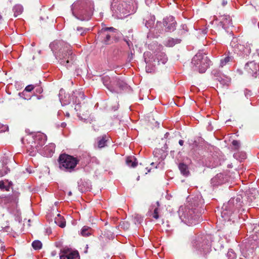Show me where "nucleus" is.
Returning <instances> with one entry per match:
<instances>
[{"instance_id":"f257e3e1","label":"nucleus","mask_w":259,"mask_h":259,"mask_svg":"<svg viewBox=\"0 0 259 259\" xmlns=\"http://www.w3.org/2000/svg\"><path fill=\"white\" fill-rule=\"evenodd\" d=\"M50 47L60 64L68 68L73 64L75 56L69 44L63 40H55Z\"/></svg>"},{"instance_id":"f03ea898","label":"nucleus","mask_w":259,"mask_h":259,"mask_svg":"<svg viewBox=\"0 0 259 259\" xmlns=\"http://www.w3.org/2000/svg\"><path fill=\"white\" fill-rule=\"evenodd\" d=\"M93 9L91 0H77L71 6L72 15L81 21L89 20L93 14Z\"/></svg>"},{"instance_id":"7ed1b4c3","label":"nucleus","mask_w":259,"mask_h":259,"mask_svg":"<svg viewBox=\"0 0 259 259\" xmlns=\"http://www.w3.org/2000/svg\"><path fill=\"white\" fill-rule=\"evenodd\" d=\"M111 10L113 15L122 19L136 12L134 0H111Z\"/></svg>"},{"instance_id":"20e7f679","label":"nucleus","mask_w":259,"mask_h":259,"mask_svg":"<svg viewBox=\"0 0 259 259\" xmlns=\"http://www.w3.org/2000/svg\"><path fill=\"white\" fill-rule=\"evenodd\" d=\"M102 79L103 84L112 93H119L126 87V83L116 77L110 79L105 76Z\"/></svg>"},{"instance_id":"39448f33","label":"nucleus","mask_w":259,"mask_h":259,"mask_svg":"<svg viewBox=\"0 0 259 259\" xmlns=\"http://www.w3.org/2000/svg\"><path fill=\"white\" fill-rule=\"evenodd\" d=\"M78 162L77 158L66 154L60 155L59 158L60 168L67 172L73 171Z\"/></svg>"},{"instance_id":"423d86ee","label":"nucleus","mask_w":259,"mask_h":259,"mask_svg":"<svg viewBox=\"0 0 259 259\" xmlns=\"http://www.w3.org/2000/svg\"><path fill=\"white\" fill-rule=\"evenodd\" d=\"M210 60L204 54L198 53L192 59V64L195 70H198L200 73H204L209 65Z\"/></svg>"},{"instance_id":"0eeeda50","label":"nucleus","mask_w":259,"mask_h":259,"mask_svg":"<svg viewBox=\"0 0 259 259\" xmlns=\"http://www.w3.org/2000/svg\"><path fill=\"white\" fill-rule=\"evenodd\" d=\"M179 214L181 219L189 225H195L198 222L199 215L195 214L194 211L192 209L185 208L184 211L183 208H180Z\"/></svg>"},{"instance_id":"6e6552de","label":"nucleus","mask_w":259,"mask_h":259,"mask_svg":"<svg viewBox=\"0 0 259 259\" xmlns=\"http://www.w3.org/2000/svg\"><path fill=\"white\" fill-rule=\"evenodd\" d=\"M237 199H236V201ZM235 201L234 199H231L226 204H224L222 206V211L221 216L224 220L229 219L230 215L235 210Z\"/></svg>"},{"instance_id":"1a4fd4ad","label":"nucleus","mask_w":259,"mask_h":259,"mask_svg":"<svg viewBox=\"0 0 259 259\" xmlns=\"http://www.w3.org/2000/svg\"><path fill=\"white\" fill-rule=\"evenodd\" d=\"M117 30L112 27L103 28L99 32V37L105 44H109L110 38L114 36V33Z\"/></svg>"},{"instance_id":"9d476101","label":"nucleus","mask_w":259,"mask_h":259,"mask_svg":"<svg viewBox=\"0 0 259 259\" xmlns=\"http://www.w3.org/2000/svg\"><path fill=\"white\" fill-rule=\"evenodd\" d=\"M193 246L196 250L205 254L209 252L210 249V245L208 241H205L204 239H201V240H196L193 242Z\"/></svg>"},{"instance_id":"9b49d317","label":"nucleus","mask_w":259,"mask_h":259,"mask_svg":"<svg viewBox=\"0 0 259 259\" xmlns=\"http://www.w3.org/2000/svg\"><path fill=\"white\" fill-rule=\"evenodd\" d=\"M47 141V136L46 135L41 133L38 134L33 137V143L31 145L33 150L36 149L37 151H41L40 148L45 144Z\"/></svg>"},{"instance_id":"f8f14e48","label":"nucleus","mask_w":259,"mask_h":259,"mask_svg":"<svg viewBox=\"0 0 259 259\" xmlns=\"http://www.w3.org/2000/svg\"><path fill=\"white\" fill-rule=\"evenodd\" d=\"M1 199L2 205H14L18 203V195L16 193L11 195H2Z\"/></svg>"},{"instance_id":"ddd939ff","label":"nucleus","mask_w":259,"mask_h":259,"mask_svg":"<svg viewBox=\"0 0 259 259\" xmlns=\"http://www.w3.org/2000/svg\"><path fill=\"white\" fill-rule=\"evenodd\" d=\"M79 254L77 251H73L69 248H64L61 251L60 259H78Z\"/></svg>"},{"instance_id":"4468645a","label":"nucleus","mask_w":259,"mask_h":259,"mask_svg":"<svg viewBox=\"0 0 259 259\" xmlns=\"http://www.w3.org/2000/svg\"><path fill=\"white\" fill-rule=\"evenodd\" d=\"M163 25L167 31H173L176 27V21L172 16L167 17L163 19Z\"/></svg>"},{"instance_id":"2eb2a0df","label":"nucleus","mask_w":259,"mask_h":259,"mask_svg":"<svg viewBox=\"0 0 259 259\" xmlns=\"http://www.w3.org/2000/svg\"><path fill=\"white\" fill-rule=\"evenodd\" d=\"M245 70L251 75L256 77L259 70L258 65L254 61L248 62L245 66Z\"/></svg>"},{"instance_id":"dca6fc26","label":"nucleus","mask_w":259,"mask_h":259,"mask_svg":"<svg viewBox=\"0 0 259 259\" xmlns=\"http://www.w3.org/2000/svg\"><path fill=\"white\" fill-rule=\"evenodd\" d=\"M217 20L219 21L220 25L222 26L224 29L226 30L232 25V20L228 15L219 16V17L217 18Z\"/></svg>"},{"instance_id":"f3484780","label":"nucleus","mask_w":259,"mask_h":259,"mask_svg":"<svg viewBox=\"0 0 259 259\" xmlns=\"http://www.w3.org/2000/svg\"><path fill=\"white\" fill-rule=\"evenodd\" d=\"M55 145L54 143H50L46 145L40 151L41 155L46 157H51L55 152Z\"/></svg>"},{"instance_id":"a211bd4d","label":"nucleus","mask_w":259,"mask_h":259,"mask_svg":"<svg viewBox=\"0 0 259 259\" xmlns=\"http://www.w3.org/2000/svg\"><path fill=\"white\" fill-rule=\"evenodd\" d=\"M73 98L75 97L76 99L74 101V103L76 104V105L75 106V109L76 111H78L80 109V101L81 100H83L84 99V95L82 92H78L73 93V94L72 95Z\"/></svg>"},{"instance_id":"6ab92c4d","label":"nucleus","mask_w":259,"mask_h":259,"mask_svg":"<svg viewBox=\"0 0 259 259\" xmlns=\"http://www.w3.org/2000/svg\"><path fill=\"white\" fill-rule=\"evenodd\" d=\"M107 138V137L105 135L97 138L96 142L98 148H102L106 146Z\"/></svg>"},{"instance_id":"aec40b11","label":"nucleus","mask_w":259,"mask_h":259,"mask_svg":"<svg viewBox=\"0 0 259 259\" xmlns=\"http://www.w3.org/2000/svg\"><path fill=\"white\" fill-rule=\"evenodd\" d=\"M55 222L61 228H64L66 225L65 219L60 214H58L57 217L55 218Z\"/></svg>"},{"instance_id":"412c9836","label":"nucleus","mask_w":259,"mask_h":259,"mask_svg":"<svg viewBox=\"0 0 259 259\" xmlns=\"http://www.w3.org/2000/svg\"><path fill=\"white\" fill-rule=\"evenodd\" d=\"M181 42L180 39H174L172 38H169L164 42L165 46L169 47H171L175 46L177 44H179Z\"/></svg>"},{"instance_id":"4be33fe9","label":"nucleus","mask_w":259,"mask_h":259,"mask_svg":"<svg viewBox=\"0 0 259 259\" xmlns=\"http://www.w3.org/2000/svg\"><path fill=\"white\" fill-rule=\"evenodd\" d=\"M156 59L158 63L165 64L167 61L166 54L163 52H159L156 54Z\"/></svg>"},{"instance_id":"5701e85b","label":"nucleus","mask_w":259,"mask_h":259,"mask_svg":"<svg viewBox=\"0 0 259 259\" xmlns=\"http://www.w3.org/2000/svg\"><path fill=\"white\" fill-rule=\"evenodd\" d=\"M79 189L82 193L90 191L91 189V185L90 183L87 182H82L79 186Z\"/></svg>"},{"instance_id":"b1692460","label":"nucleus","mask_w":259,"mask_h":259,"mask_svg":"<svg viewBox=\"0 0 259 259\" xmlns=\"http://www.w3.org/2000/svg\"><path fill=\"white\" fill-rule=\"evenodd\" d=\"M126 162L127 165L132 167H135L137 165V162L134 157H128L126 158Z\"/></svg>"},{"instance_id":"393cba45","label":"nucleus","mask_w":259,"mask_h":259,"mask_svg":"<svg viewBox=\"0 0 259 259\" xmlns=\"http://www.w3.org/2000/svg\"><path fill=\"white\" fill-rule=\"evenodd\" d=\"M179 169L181 171L182 174L184 176H187L189 173V170L188 169V166L187 165L184 163H180L179 165Z\"/></svg>"},{"instance_id":"a878e982","label":"nucleus","mask_w":259,"mask_h":259,"mask_svg":"<svg viewBox=\"0 0 259 259\" xmlns=\"http://www.w3.org/2000/svg\"><path fill=\"white\" fill-rule=\"evenodd\" d=\"M92 229L88 226H83L81 230L80 233L83 236H88L92 233Z\"/></svg>"},{"instance_id":"bb28decb","label":"nucleus","mask_w":259,"mask_h":259,"mask_svg":"<svg viewBox=\"0 0 259 259\" xmlns=\"http://www.w3.org/2000/svg\"><path fill=\"white\" fill-rule=\"evenodd\" d=\"M23 10V7L20 5H16L13 8L14 15L15 17L20 15Z\"/></svg>"},{"instance_id":"cd10ccee","label":"nucleus","mask_w":259,"mask_h":259,"mask_svg":"<svg viewBox=\"0 0 259 259\" xmlns=\"http://www.w3.org/2000/svg\"><path fill=\"white\" fill-rule=\"evenodd\" d=\"M233 60V57L232 56L228 55L227 56H226L224 58H222L220 61V66L221 67H224L225 65H226L227 64H228L229 62L232 61Z\"/></svg>"},{"instance_id":"c85d7f7f","label":"nucleus","mask_w":259,"mask_h":259,"mask_svg":"<svg viewBox=\"0 0 259 259\" xmlns=\"http://www.w3.org/2000/svg\"><path fill=\"white\" fill-rule=\"evenodd\" d=\"M235 51L237 52L240 51L241 52H243V53L246 54L247 53H248L250 52V49H244V46L241 45H237L236 46H235Z\"/></svg>"},{"instance_id":"c756f323","label":"nucleus","mask_w":259,"mask_h":259,"mask_svg":"<svg viewBox=\"0 0 259 259\" xmlns=\"http://www.w3.org/2000/svg\"><path fill=\"white\" fill-rule=\"evenodd\" d=\"M33 248L35 250H38L41 248L42 243L39 240H35L32 243Z\"/></svg>"},{"instance_id":"7c9ffc66","label":"nucleus","mask_w":259,"mask_h":259,"mask_svg":"<svg viewBox=\"0 0 259 259\" xmlns=\"http://www.w3.org/2000/svg\"><path fill=\"white\" fill-rule=\"evenodd\" d=\"M76 30L80 35H83L90 29L89 28H83L82 27H78Z\"/></svg>"},{"instance_id":"2f4dec72","label":"nucleus","mask_w":259,"mask_h":259,"mask_svg":"<svg viewBox=\"0 0 259 259\" xmlns=\"http://www.w3.org/2000/svg\"><path fill=\"white\" fill-rule=\"evenodd\" d=\"M33 89H34L33 85H28L25 88L24 91L22 93H19V95L20 97H22V95H24L25 92H30L31 91H32L33 90Z\"/></svg>"},{"instance_id":"473e14b6","label":"nucleus","mask_w":259,"mask_h":259,"mask_svg":"<svg viewBox=\"0 0 259 259\" xmlns=\"http://www.w3.org/2000/svg\"><path fill=\"white\" fill-rule=\"evenodd\" d=\"M89 111H86V112L84 113H82V115L81 113H78V117L81 119L83 120L84 121H86L88 120L87 118L89 115Z\"/></svg>"},{"instance_id":"72a5a7b5","label":"nucleus","mask_w":259,"mask_h":259,"mask_svg":"<svg viewBox=\"0 0 259 259\" xmlns=\"http://www.w3.org/2000/svg\"><path fill=\"white\" fill-rule=\"evenodd\" d=\"M10 187V184L8 186H6L3 181L0 182V189L1 190L5 189L6 191H9Z\"/></svg>"},{"instance_id":"f704fd0d","label":"nucleus","mask_w":259,"mask_h":259,"mask_svg":"<svg viewBox=\"0 0 259 259\" xmlns=\"http://www.w3.org/2000/svg\"><path fill=\"white\" fill-rule=\"evenodd\" d=\"M154 23V20L151 19V20L150 21H146V22L145 23V26L148 28H151L153 26Z\"/></svg>"},{"instance_id":"c9c22d12","label":"nucleus","mask_w":259,"mask_h":259,"mask_svg":"<svg viewBox=\"0 0 259 259\" xmlns=\"http://www.w3.org/2000/svg\"><path fill=\"white\" fill-rule=\"evenodd\" d=\"M232 145L234 147L235 149L237 150L240 147V143L239 141L236 140H233L232 141Z\"/></svg>"},{"instance_id":"e433bc0d","label":"nucleus","mask_w":259,"mask_h":259,"mask_svg":"<svg viewBox=\"0 0 259 259\" xmlns=\"http://www.w3.org/2000/svg\"><path fill=\"white\" fill-rule=\"evenodd\" d=\"M153 217L155 219H157L159 218L158 215V208H155L154 210V213L153 215Z\"/></svg>"},{"instance_id":"4c0bfd02","label":"nucleus","mask_w":259,"mask_h":259,"mask_svg":"<svg viewBox=\"0 0 259 259\" xmlns=\"http://www.w3.org/2000/svg\"><path fill=\"white\" fill-rule=\"evenodd\" d=\"M121 226H122L124 229H127L129 228V224L127 222H122V224H121Z\"/></svg>"},{"instance_id":"58836bf2","label":"nucleus","mask_w":259,"mask_h":259,"mask_svg":"<svg viewBox=\"0 0 259 259\" xmlns=\"http://www.w3.org/2000/svg\"><path fill=\"white\" fill-rule=\"evenodd\" d=\"M181 28L184 30V32L188 31V27L186 24H183L181 26Z\"/></svg>"},{"instance_id":"ea45409f","label":"nucleus","mask_w":259,"mask_h":259,"mask_svg":"<svg viewBox=\"0 0 259 259\" xmlns=\"http://www.w3.org/2000/svg\"><path fill=\"white\" fill-rule=\"evenodd\" d=\"M135 218H137L138 223L140 224L141 223V222L142 221V218H141V217L139 215L137 214L135 216Z\"/></svg>"},{"instance_id":"a19ab883","label":"nucleus","mask_w":259,"mask_h":259,"mask_svg":"<svg viewBox=\"0 0 259 259\" xmlns=\"http://www.w3.org/2000/svg\"><path fill=\"white\" fill-rule=\"evenodd\" d=\"M149 53H147L146 54V53H145V54H144V56H145V62L146 63V64H149V63H149L150 61H149V60H148L147 59V58L146 57V56L148 55Z\"/></svg>"},{"instance_id":"79ce46f5","label":"nucleus","mask_w":259,"mask_h":259,"mask_svg":"<svg viewBox=\"0 0 259 259\" xmlns=\"http://www.w3.org/2000/svg\"><path fill=\"white\" fill-rule=\"evenodd\" d=\"M9 229V227L7 226L5 228H2V230L1 231H3L4 232H8V230Z\"/></svg>"},{"instance_id":"37998d69","label":"nucleus","mask_w":259,"mask_h":259,"mask_svg":"<svg viewBox=\"0 0 259 259\" xmlns=\"http://www.w3.org/2000/svg\"><path fill=\"white\" fill-rule=\"evenodd\" d=\"M227 4V1L226 0H223L222 1V6H225Z\"/></svg>"},{"instance_id":"c03bdc74","label":"nucleus","mask_w":259,"mask_h":259,"mask_svg":"<svg viewBox=\"0 0 259 259\" xmlns=\"http://www.w3.org/2000/svg\"><path fill=\"white\" fill-rule=\"evenodd\" d=\"M179 144L181 145V146H183V144H184V141L182 140H180L179 141Z\"/></svg>"},{"instance_id":"a18cd8bd","label":"nucleus","mask_w":259,"mask_h":259,"mask_svg":"<svg viewBox=\"0 0 259 259\" xmlns=\"http://www.w3.org/2000/svg\"><path fill=\"white\" fill-rule=\"evenodd\" d=\"M66 126V123L65 122H62L61 123V126L62 127H65Z\"/></svg>"},{"instance_id":"49530a36","label":"nucleus","mask_w":259,"mask_h":259,"mask_svg":"<svg viewBox=\"0 0 259 259\" xmlns=\"http://www.w3.org/2000/svg\"><path fill=\"white\" fill-rule=\"evenodd\" d=\"M7 174V171H5L4 174H1L0 173V176L2 177V176H3L4 175H6Z\"/></svg>"},{"instance_id":"de8ad7c7","label":"nucleus","mask_w":259,"mask_h":259,"mask_svg":"<svg viewBox=\"0 0 259 259\" xmlns=\"http://www.w3.org/2000/svg\"><path fill=\"white\" fill-rule=\"evenodd\" d=\"M5 246H2L1 247V250L4 251L5 250Z\"/></svg>"},{"instance_id":"09e8293b","label":"nucleus","mask_w":259,"mask_h":259,"mask_svg":"<svg viewBox=\"0 0 259 259\" xmlns=\"http://www.w3.org/2000/svg\"><path fill=\"white\" fill-rule=\"evenodd\" d=\"M60 101H61V99H60ZM61 102L62 104H64V105H66L67 104H68V103H64L63 101H61Z\"/></svg>"},{"instance_id":"8fccbe9b","label":"nucleus","mask_w":259,"mask_h":259,"mask_svg":"<svg viewBox=\"0 0 259 259\" xmlns=\"http://www.w3.org/2000/svg\"><path fill=\"white\" fill-rule=\"evenodd\" d=\"M66 116L69 117V113L67 112L65 114Z\"/></svg>"},{"instance_id":"3c124183","label":"nucleus","mask_w":259,"mask_h":259,"mask_svg":"<svg viewBox=\"0 0 259 259\" xmlns=\"http://www.w3.org/2000/svg\"><path fill=\"white\" fill-rule=\"evenodd\" d=\"M71 195H72V192H71V191H69V192H68V195H69V196H71Z\"/></svg>"},{"instance_id":"603ef678","label":"nucleus","mask_w":259,"mask_h":259,"mask_svg":"<svg viewBox=\"0 0 259 259\" xmlns=\"http://www.w3.org/2000/svg\"><path fill=\"white\" fill-rule=\"evenodd\" d=\"M245 154H242V159L244 158H245Z\"/></svg>"},{"instance_id":"864d4df0","label":"nucleus","mask_w":259,"mask_h":259,"mask_svg":"<svg viewBox=\"0 0 259 259\" xmlns=\"http://www.w3.org/2000/svg\"><path fill=\"white\" fill-rule=\"evenodd\" d=\"M220 81L222 83H225L223 80H220Z\"/></svg>"},{"instance_id":"5fc2aeb1","label":"nucleus","mask_w":259,"mask_h":259,"mask_svg":"<svg viewBox=\"0 0 259 259\" xmlns=\"http://www.w3.org/2000/svg\"><path fill=\"white\" fill-rule=\"evenodd\" d=\"M237 153H235V154H234V156L235 157H237Z\"/></svg>"},{"instance_id":"6e6d98bb","label":"nucleus","mask_w":259,"mask_h":259,"mask_svg":"<svg viewBox=\"0 0 259 259\" xmlns=\"http://www.w3.org/2000/svg\"><path fill=\"white\" fill-rule=\"evenodd\" d=\"M1 200H2V199H1V196H0V204H2Z\"/></svg>"},{"instance_id":"4d7b16f0","label":"nucleus","mask_w":259,"mask_h":259,"mask_svg":"<svg viewBox=\"0 0 259 259\" xmlns=\"http://www.w3.org/2000/svg\"><path fill=\"white\" fill-rule=\"evenodd\" d=\"M231 44L232 46L233 47V42H232Z\"/></svg>"},{"instance_id":"13d9d810","label":"nucleus","mask_w":259,"mask_h":259,"mask_svg":"<svg viewBox=\"0 0 259 259\" xmlns=\"http://www.w3.org/2000/svg\"><path fill=\"white\" fill-rule=\"evenodd\" d=\"M52 255H55V253H54L53 252H52Z\"/></svg>"}]
</instances>
